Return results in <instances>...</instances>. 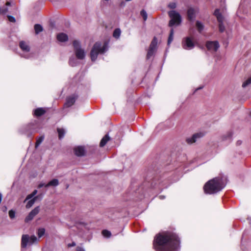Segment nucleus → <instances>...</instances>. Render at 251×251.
<instances>
[{
	"label": "nucleus",
	"mask_w": 251,
	"mask_h": 251,
	"mask_svg": "<svg viewBox=\"0 0 251 251\" xmlns=\"http://www.w3.org/2000/svg\"><path fill=\"white\" fill-rule=\"evenodd\" d=\"M180 239L172 232L158 234L154 238L153 247L156 251H176L179 248Z\"/></svg>",
	"instance_id": "1"
},
{
	"label": "nucleus",
	"mask_w": 251,
	"mask_h": 251,
	"mask_svg": "<svg viewBox=\"0 0 251 251\" xmlns=\"http://www.w3.org/2000/svg\"><path fill=\"white\" fill-rule=\"evenodd\" d=\"M226 178L218 176L209 180L204 185L203 189L206 194H213L221 191L226 186Z\"/></svg>",
	"instance_id": "2"
},
{
	"label": "nucleus",
	"mask_w": 251,
	"mask_h": 251,
	"mask_svg": "<svg viewBox=\"0 0 251 251\" xmlns=\"http://www.w3.org/2000/svg\"><path fill=\"white\" fill-rule=\"evenodd\" d=\"M108 50V43L105 42L102 44L100 42H96L93 46L90 52V56L92 61H95L98 55L104 53Z\"/></svg>",
	"instance_id": "3"
},
{
	"label": "nucleus",
	"mask_w": 251,
	"mask_h": 251,
	"mask_svg": "<svg viewBox=\"0 0 251 251\" xmlns=\"http://www.w3.org/2000/svg\"><path fill=\"white\" fill-rule=\"evenodd\" d=\"M171 20L169 22V25H178L181 22V17L180 14L175 10H171L168 12Z\"/></svg>",
	"instance_id": "4"
},
{
	"label": "nucleus",
	"mask_w": 251,
	"mask_h": 251,
	"mask_svg": "<svg viewBox=\"0 0 251 251\" xmlns=\"http://www.w3.org/2000/svg\"><path fill=\"white\" fill-rule=\"evenodd\" d=\"M73 47L76 57L79 60L83 59L85 57L86 53L84 50L81 48L79 42L75 40L73 42Z\"/></svg>",
	"instance_id": "5"
},
{
	"label": "nucleus",
	"mask_w": 251,
	"mask_h": 251,
	"mask_svg": "<svg viewBox=\"0 0 251 251\" xmlns=\"http://www.w3.org/2000/svg\"><path fill=\"white\" fill-rule=\"evenodd\" d=\"M37 241V238L35 236L32 235L29 237L27 234H24L22 237L21 247L25 248L27 245H31Z\"/></svg>",
	"instance_id": "6"
},
{
	"label": "nucleus",
	"mask_w": 251,
	"mask_h": 251,
	"mask_svg": "<svg viewBox=\"0 0 251 251\" xmlns=\"http://www.w3.org/2000/svg\"><path fill=\"white\" fill-rule=\"evenodd\" d=\"M214 15L216 17L217 21L219 22V29L220 32H223L225 30V27L223 24L224 17L220 13L218 9H217L214 11Z\"/></svg>",
	"instance_id": "7"
},
{
	"label": "nucleus",
	"mask_w": 251,
	"mask_h": 251,
	"mask_svg": "<svg viewBox=\"0 0 251 251\" xmlns=\"http://www.w3.org/2000/svg\"><path fill=\"white\" fill-rule=\"evenodd\" d=\"M157 44V38L154 37L149 47V49L148 51L147 55V58L150 59L151 56H153L154 53H155V51L156 50V46Z\"/></svg>",
	"instance_id": "8"
},
{
	"label": "nucleus",
	"mask_w": 251,
	"mask_h": 251,
	"mask_svg": "<svg viewBox=\"0 0 251 251\" xmlns=\"http://www.w3.org/2000/svg\"><path fill=\"white\" fill-rule=\"evenodd\" d=\"M182 46L184 49L190 50L194 48L195 45L192 39L190 37H187L183 39Z\"/></svg>",
	"instance_id": "9"
},
{
	"label": "nucleus",
	"mask_w": 251,
	"mask_h": 251,
	"mask_svg": "<svg viewBox=\"0 0 251 251\" xmlns=\"http://www.w3.org/2000/svg\"><path fill=\"white\" fill-rule=\"evenodd\" d=\"M208 50L211 51H216L220 46L217 41H208L206 44Z\"/></svg>",
	"instance_id": "10"
},
{
	"label": "nucleus",
	"mask_w": 251,
	"mask_h": 251,
	"mask_svg": "<svg viewBox=\"0 0 251 251\" xmlns=\"http://www.w3.org/2000/svg\"><path fill=\"white\" fill-rule=\"evenodd\" d=\"M203 136V134L201 132L194 134L191 137L187 138L186 140V142L189 144H192L195 143L197 140Z\"/></svg>",
	"instance_id": "11"
},
{
	"label": "nucleus",
	"mask_w": 251,
	"mask_h": 251,
	"mask_svg": "<svg viewBox=\"0 0 251 251\" xmlns=\"http://www.w3.org/2000/svg\"><path fill=\"white\" fill-rule=\"evenodd\" d=\"M40 207L37 206L34 208L29 213L28 216L25 219V222H28L33 219V218L39 212Z\"/></svg>",
	"instance_id": "12"
},
{
	"label": "nucleus",
	"mask_w": 251,
	"mask_h": 251,
	"mask_svg": "<svg viewBox=\"0 0 251 251\" xmlns=\"http://www.w3.org/2000/svg\"><path fill=\"white\" fill-rule=\"evenodd\" d=\"M198 12L197 8H190L187 11L188 19L190 21H193L195 18L196 13Z\"/></svg>",
	"instance_id": "13"
},
{
	"label": "nucleus",
	"mask_w": 251,
	"mask_h": 251,
	"mask_svg": "<svg viewBox=\"0 0 251 251\" xmlns=\"http://www.w3.org/2000/svg\"><path fill=\"white\" fill-rule=\"evenodd\" d=\"M77 97L75 95H73L71 96L68 97L66 99V102L65 103V106L69 107L73 105L75 102V101Z\"/></svg>",
	"instance_id": "14"
},
{
	"label": "nucleus",
	"mask_w": 251,
	"mask_h": 251,
	"mask_svg": "<svg viewBox=\"0 0 251 251\" xmlns=\"http://www.w3.org/2000/svg\"><path fill=\"white\" fill-rule=\"evenodd\" d=\"M19 46L21 50L26 52L27 53L30 50V48L29 46L24 41H21L20 42Z\"/></svg>",
	"instance_id": "15"
},
{
	"label": "nucleus",
	"mask_w": 251,
	"mask_h": 251,
	"mask_svg": "<svg viewBox=\"0 0 251 251\" xmlns=\"http://www.w3.org/2000/svg\"><path fill=\"white\" fill-rule=\"evenodd\" d=\"M57 39L59 41L63 42L67 41L68 37L67 34L64 33H60L57 35Z\"/></svg>",
	"instance_id": "16"
},
{
	"label": "nucleus",
	"mask_w": 251,
	"mask_h": 251,
	"mask_svg": "<svg viewBox=\"0 0 251 251\" xmlns=\"http://www.w3.org/2000/svg\"><path fill=\"white\" fill-rule=\"evenodd\" d=\"M75 152L77 156H82L84 154V149L82 147H77L75 149Z\"/></svg>",
	"instance_id": "17"
},
{
	"label": "nucleus",
	"mask_w": 251,
	"mask_h": 251,
	"mask_svg": "<svg viewBox=\"0 0 251 251\" xmlns=\"http://www.w3.org/2000/svg\"><path fill=\"white\" fill-rule=\"evenodd\" d=\"M46 111L43 108H38L34 110V114L37 117L41 116L43 115Z\"/></svg>",
	"instance_id": "18"
},
{
	"label": "nucleus",
	"mask_w": 251,
	"mask_h": 251,
	"mask_svg": "<svg viewBox=\"0 0 251 251\" xmlns=\"http://www.w3.org/2000/svg\"><path fill=\"white\" fill-rule=\"evenodd\" d=\"M11 5V3L9 1H7L6 3V6L0 7V14H5L8 12L7 6Z\"/></svg>",
	"instance_id": "19"
},
{
	"label": "nucleus",
	"mask_w": 251,
	"mask_h": 251,
	"mask_svg": "<svg viewBox=\"0 0 251 251\" xmlns=\"http://www.w3.org/2000/svg\"><path fill=\"white\" fill-rule=\"evenodd\" d=\"M110 138L108 136V135H107V134L105 135L102 138V139L101 140V141L100 142V147H104L106 145L107 142L110 140Z\"/></svg>",
	"instance_id": "20"
},
{
	"label": "nucleus",
	"mask_w": 251,
	"mask_h": 251,
	"mask_svg": "<svg viewBox=\"0 0 251 251\" xmlns=\"http://www.w3.org/2000/svg\"><path fill=\"white\" fill-rule=\"evenodd\" d=\"M59 184V181L57 179H53L50 181L48 183L46 184L45 187H48L49 186H56Z\"/></svg>",
	"instance_id": "21"
},
{
	"label": "nucleus",
	"mask_w": 251,
	"mask_h": 251,
	"mask_svg": "<svg viewBox=\"0 0 251 251\" xmlns=\"http://www.w3.org/2000/svg\"><path fill=\"white\" fill-rule=\"evenodd\" d=\"M38 197H34L33 199H30V200L27 202L26 205V208H29L31 207L35 203V201H36Z\"/></svg>",
	"instance_id": "22"
},
{
	"label": "nucleus",
	"mask_w": 251,
	"mask_h": 251,
	"mask_svg": "<svg viewBox=\"0 0 251 251\" xmlns=\"http://www.w3.org/2000/svg\"><path fill=\"white\" fill-rule=\"evenodd\" d=\"M34 30L36 34H39L40 32L42 31L43 27L39 24H36L34 25Z\"/></svg>",
	"instance_id": "23"
},
{
	"label": "nucleus",
	"mask_w": 251,
	"mask_h": 251,
	"mask_svg": "<svg viewBox=\"0 0 251 251\" xmlns=\"http://www.w3.org/2000/svg\"><path fill=\"white\" fill-rule=\"evenodd\" d=\"M121 30L120 28H116L114 30L113 34V36L116 39H118L120 37L121 35Z\"/></svg>",
	"instance_id": "24"
},
{
	"label": "nucleus",
	"mask_w": 251,
	"mask_h": 251,
	"mask_svg": "<svg viewBox=\"0 0 251 251\" xmlns=\"http://www.w3.org/2000/svg\"><path fill=\"white\" fill-rule=\"evenodd\" d=\"M196 27L200 32H201L204 28L203 25L198 21L196 22Z\"/></svg>",
	"instance_id": "25"
},
{
	"label": "nucleus",
	"mask_w": 251,
	"mask_h": 251,
	"mask_svg": "<svg viewBox=\"0 0 251 251\" xmlns=\"http://www.w3.org/2000/svg\"><path fill=\"white\" fill-rule=\"evenodd\" d=\"M69 64L72 67L75 66L77 64V61L75 57H71L69 60Z\"/></svg>",
	"instance_id": "26"
},
{
	"label": "nucleus",
	"mask_w": 251,
	"mask_h": 251,
	"mask_svg": "<svg viewBox=\"0 0 251 251\" xmlns=\"http://www.w3.org/2000/svg\"><path fill=\"white\" fill-rule=\"evenodd\" d=\"M57 132L58 133L59 138L60 139H62L65 135V130L63 128H57Z\"/></svg>",
	"instance_id": "27"
},
{
	"label": "nucleus",
	"mask_w": 251,
	"mask_h": 251,
	"mask_svg": "<svg viewBox=\"0 0 251 251\" xmlns=\"http://www.w3.org/2000/svg\"><path fill=\"white\" fill-rule=\"evenodd\" d=\"M174 37V30L171 29L170 33V35L168 40V45H169L173 40Z\"/></svg>",
	"instance_id": "28"
},
{
	"label": "nucleus",
	"mask_w": 251,
	"mask_h": 251,
	"mask_svg": "<svg viewBox=\"0 0 251 251\" xmlns=\"http://www.w3.org/2000/svg\"><path fill=\"white\" fill-rule=\"evenodd\" d=\"M37 193V190H34L32 192V193H31L30 194L28 195L26 197V198L25 199L24 202H25L26 201L32 199L33 197H34L36 195Z\"/></svg>",
	"instance_id": "29"
},
{
	"label": "nucleus",
	"mask_w": 251,
	"mask_h": 251,
	"mask_svg": "<svg viewBox=\"0 0 251 251\" xmlns=\"http://www.w3.org/2000/svg\"><path fill=\"white\" fill-rule=\"evenodd\" d=\"M44 139V136H41L39 137L36 141L35 144V148H37L38 146L40 145V144L43 142Z\"/></svg>",
	"instance_id": "30"
},
{
	"label": "nucleus",
	"mask_w": 251,
	"mask_h": 251,
	"mask_svg": "<svg viewBox=\"0 0 251 251\" xmlns=\"http://www.w3.org/2000/svg\"><path fill=\"white\" fill-rule=\"evenodd\" d=\"M232 136V132L231 131H229L223 136V140H229L231 138Z\"/></svg>",
	"instance_id": "31"
},
{
	"label": "nucleus",
	"mask_w": 251,
	"mask_h": 251,
	"mask_svg": "<svg viewBox=\"0 0 251 251\" xmlns=\"http://www.w3.org/2000/svg\"><path fill=\"white\" fill-rule=\"evenodd\" d=\"M45 228H39L38 230V232H37L38 237L39 238L41 237L45 234Z\"/></svg>",
	"instance_id": "32"
},
{
	"label": "nucleus",
	"mask_w": 251,
	"mask_h": 251,
	"mask_svg": "<svg viewBox=\"0 0 251 251\" xmlns=\"http://www.w3.org/2000/svg\"><path fill=\"white\" fill-rule=\"evenodd\" d=\"M140 14L143 17L144 21H146L148 17V15L146 11L145 10L143 9L141 11Z\"/></svg>",
	"instance_id": "33"
},
{
	"label": "nucleus",
	"mask_w": 251,
	"mask_h": 251,
	"mask_svg": "<svg viewBox=\"0 0 251 251\" xmlns=\"http://www.w3.org/2000/svg\"><path fill=\"white\" fill-rule=\"evenodd\" d=\"M251 84V76L247 79L242 84L243 87H246L247 86Z\"/></svg>",
	"instance_id": "34"
},
{
	"label": "nucleus",
	"mask_w": 251,
	"mask_h": 251,
	"mask_svg": "<svg viewBox=\"0 0 251 251\" xmlns=\"http://www.w3.org/2000/svg\"><path fill=\"white\" fill-rule=\"evenodd\" d=\"M102 234L105 237H109L111 235V232L107 230H103L102 231Z\"/></svg>",
	"instance_id": "35"
},
{
	"label": "nucleus",
	"mask_w": 251,
	"mask_h": 251,
	"mask_svg": "<svg viewBox=\"0 0 251 251\" xmlns=\"http://www.w3.org/2000/svg\"><path fill=\"white\" fill-rule=\"evenodd\" d=\"M9 216L11 219H14L15 216V212L13 210H9Z\"/></svg>",
	"instance_id": "36"
},
{
	"label": "nucleus",
	"mask_w": 251,
	"mask_h": 251,
	"mask_svg": "<svg viewBox=\"0 0 251 251\" xmlns=\"http://www.w3.org/2000/svg\"><path fill=\"white\" fill-rule=\"evenodd\" d=\"M7 17H8V20L10 22H12V23H15V22L16 20H15V18L14 17H13L12 16H8Z\"/></svg>",
	"instance_id": "37"
},
{
	"label": "nucleus",
	"mask_w": 251,
	"mask_h": 251,
	"mask_svg": "<svg viewBox=\"0 0 251 251\" xmlns=\"http://www.w3.org/2000/svg\"><path fill=\"white\" fill-rule=\"evenodd\" d=\"M169 7L174 9L176 7V4L175 2H171L168 5Z\"/></svg>",
	"instance_id": "38"
},
{
	"label": "nucleus",
	"mask_w": 251,
	"mask_h": 251,
	"mask_svg": "<svg viewBox=\"0 0 251 251\" xmlns=\"http://www.w3.org/2000/svg\"><path fill=\"white\" fill-rule=\"evenodd\" d=\"M76 250V251H85V250L81 247H77Z\"/></svg>",
	"instance_id": "39"
},
{
	"label": "nucleus",
	"mask_w": 251,
	"mask_h": 251,
	"mask_svg": "<svg viewBox=\"0 0 251 251\" xmlns=\"http://www.w3.org/2000/svg\"><path fill=\"white\" fill-rule=\"evenodd\" d=\"M21 56L25 58H29L30 57L29 54H22Z\"/></svg>",
	"instance_id": "40"
},
{
	"label": "nucleus",
	"mask_w": 251,
	"mask_h": 251,
	"mask_svg": "<svg viewBox=\"0 0 251 251\" xmlns=\"http://www.w3.org/2000/svg\"><path fill=\"white\" fill-rule=\"evenodd\" d=\"M46 185V184H45V183H40L38 185V188H40L43 186H45V185Z\"/></svg>",
	"instance_id": "41"
},
{
	"label": "nucleus",
	"mask_w": 251,
	"mask_h": 251,
	"mask_svg": "<svg viewBox=\"0 0 251 251\" xmlns=\"http://www.w3.org/2000/svg\"><path fill=\"white\" fill-rule=\"evenodd\" d=\"M68 247H74L75 246V242H73L72 244H68Z\"/></svg>",
	"instance_id": "42"
},
{
	"label": "nucleus",
	"mask_w": 251,
	"mask_h": 251,
	"mask_svg": "<svg viewBox=\"0 0 251 251\" xmlns=\"http://www.w3.org/2000/svg\"><path fill=\"white\" fill-rule=\"evenodd\" d=\"M165 197L164 196H163V195H160V196H159V199H161V200L164 199L165 198Z\"/></svg>",
	"instance_id": "43"
},
{
	"label": "nucleus",
	"mask_w": 251,
	"mask_h": 251,
	"mask_svg": "<svg viewBox=\"0 0 251 251\" xmlns=\"http://www.w3.org/2000/svg\"><path fill=\"white\" fill-rule=\"evenodd\" d=\"M226 0H221V1L223 3H225Z\"/></svg>",
	"instance_id": "44"
},
{
	"label": "nucleus",
	"mask_w": 251,
	"mask_h": 251,
	"mask_svg": "<svg viewBox=\"0 0 251 251\" xmlns=\"http://www.w3.org/2000/svg\"><path fill=\"white\" fill-rule=\"evenodd\" d=\"M237 143L239 144H241V142L240 141H238L237 142Z\"/></svg>",
	"instance_id": "45"
},
{
	"label": "nucleus",
	"mask_w": 251,
	"mask_h": 251,
	"mask_svg": "<svg viewBox=\"0 0 251 251\" xmlns=\"http://www.w3.org/2000/svg\"><path fill=\"white\" fill-rule=\"evenodd\" d=\"M201 88H202V87H200V88H198L197 90H199V89H201Z\"/></svg>",
	"instance_id": "46"
},
{
	"label": "nucleus",
	"mask_w": 251,
	"mask_h": 251,
	"mask_svg": "<svg viewBox=\"0 0 251 251\" xmlns=\"http://www.w3.org/2000/svg\"><path fill=\"white\" fill-rule=\"evenodd\" d=\"M250 114H251V112L250 113Z\"/></svg>",
	"instance_id": "47"
}]
</instances>
